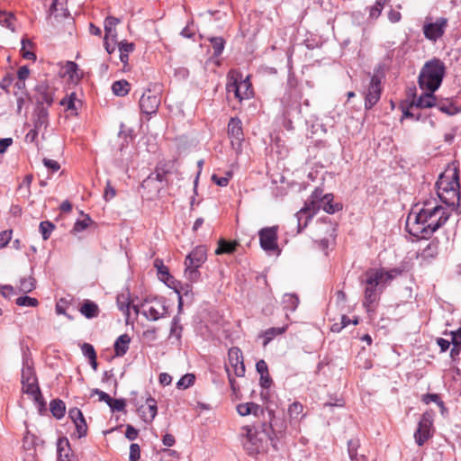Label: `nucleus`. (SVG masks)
I'll use <instances>...</instances> for the list:
<instances>
[{"label": "nucleus", "mask_w": 461, "mask_h": 461, "mask_svg": "<svg viewBox=\"0 0 461 461\" xmlns=\"http://www.w3.org/2000/svg\"><path fill=\"white\" fill-rule=\"evenodd\" d=\"M423 207L419 212H411L407 219L405 229L410 235L429 240L449 219L450 213L447 208L436 203L432 200L423 201Z\"/></svg>", "instance_id": "f257e3e1"}, {"label": "nucleus", "mask_w": 461, "mask_h": 461, "mask_svg": "<svg viewBox=\"0 0 461 461\" xmlns=\"http://www.w3.org/2000/svg\"><path fill=\"white\" fill-rule=\"evenodd\" d=\"M267 414L268 420L262 421L258 426L254 427V432L249 426L243 427L247 437L244 447L249 455L267 452L268 442L275 450H278L277 439L285 430L286 425L284 421L276 420L274 411H267Z\"/></svg>", "instance_id": "f03ea898"}, {"label": "nucleus", "mask_w": 461, "mask_h": 461, "mask_svg": "<svg viewBox=\"0 0 461 461\" xmlns=\"http://www.w3.org/2000/svg\"><path fill=\"white\" fill-rule=\"evenodd\" d=\"M333 194H323L321 188H315L304 205L296 212L298 233L304 230L313 216L322 208L327 213L333 214L342 210L340 203H334Z\"/></svg>", "instance_id": "7ed1b4c3"}, {"label": "nucleus", "mask_w": 461, "mask_h": 461, "mask_svg": "<svg viewBox=\"0 0 461 461\" xmlns=\"http://www.w3.org/2000/svg\"><path fill=\"white\" fill-rule=\"evenodd\" d=\"M360 283L364 286L363 306L367 312H375L384 289L381 285V276L368 268L361 276Z\"/></svg>", "instance_id": "20e7f679"}, {"label": "nucleus", "mask_w": 461, "mask_h": 461, "mask_svg": "<svg viewBox=\"0 0 461 461\" xmlns=\"http://www.w3.org/2000/svg\"><path fill=\"white\" fill-rule=\"evenodd\" d=\"M446 66L437 58L427 61L420 69L418 83L422 90L437 91L445 77Z\"/></svg>", "instance_id": "39448f33"}, {"label": "nucleus", "mask_w": 461, "mask_h": 461, "mask_svg": "<svg viewBox=\"0 0 461 461\" xmlns=\"http://www.w3.org/2000/svg\"><path fill=\"white\" fill-rule=\"evenodd\" d=\"M21 383L23 384V393L27 395L36 394L38 397L41 396V389L34 371L33 361L26 354H23V357Z\"/></svg>", "instance_id": "423d86ee"}, {"label": "nucleus", "mask_w": 461, "mask_h": 461, "mask_svg": "<svg viewBox=\"0 0 461 461\" xmlns=\"http://www.w3.org/2000/svg\"><path fill=\"white\" fill-rule=\"evenodd\" d=\"M141 314L149 321H158L167 313L164 299L158 297H146L140 303Z\"/></svg>", "instance_id": "0eeeda50"}, {"label": "nucleus", "mask_w": 461, "mask_h": 461, "mask_svg": "<svg viewBox=\"0 0 461 461\" xmlns=\"http://www.w3.org/2000/svg\"><path fill=\"white\" fill-rule=\"evenodd\" d=\"M278 230L279 227L274 225L271 227H264L258 230L259 244L264 251L267 253L276 252L277 255L280 254L281 250L277 244Z\"/></svg>", "instance_id": "6e6552de"}, {"label": "nucleus", "mask_w": 461, "mask_h": 461, "mask_svg": "<svg viewBox=\"0 0 461 461\" xmlns=\"http://www.w3.org/2000/svg\"><path fill=\"white\" fill-rule=\"evenodd\" d=\"M448 27V19L438 17L434 22H425L422 26V32L428 41L436 43L440 40Z\"/></svg>", "instance_id": "1a4fd4ad"}, {"label": "nucleus", "mask_w": 461, "mask_h": 461, "mask_svg": "<svg viewBox=\"0 0 461 461\" xmlns=\"http://www.w3.org/2000/svg\"><path fill=\"white\" fill-rule=\"evenodd\" d=\"M228 137L230 139L232 149L240 153L242 150V142L244 140V133L241 120L235 116L231 117L228 122L227 129Z\"/></svg>", "instance_id": "9d476101"}, {"label": "nucleus", "mask_w": 461, "mask_h": 461, "mask_svg": "<svg viewBox=\"0 0 461 461\" xmlns=\"http://www.w3.org/2000/svg\"><path fill=\"white\" fill-rule=\"evenodd\" d=\"M382 77L383 76L378 74H374L371 77L367 90L365 92V108L366 110L372 109L381 98Z\"/></svg>", "instance_id": "9b49d317"}, {"label": "nucleus", "mask_w": 461, "mask_h": 461, "mask_svg": "<svg viewBox=\"0 0 461 461\" xmlns=\"http://www.w3.org/2000/svg\"><path fill=\"white\" fill-rule=\"evenodd\" d=\"M165 167V164H158L155 168V172L149 174V176L142 181L141 187H152L156 191L159 192L160 189L167 185V174L169 173V171L166 169Z\"/></svg>", "instance_id": "f8f14e48"}, {"label": "nucleus", "mask_w": 461, "mask_h": 461, "mask_svg": "<svg viewBox=\"0 0 461 461\" xmlns=\"http://www.w3.org/2000/svg\"><path fill=\"white\" fill-rule=\"evenodd\" d=\"M433 423V415L430 411H425L418 423V428L414 432L415 442L419 447L424 445V443L432 437L430 429Z\"/></svg>", "instance_id": "ddd939ff"}, {"label": "nucleus", "mask_w": 461, "mask_h": 461, "mask_svg": "<svg viewBox=\"0 0 461 461\" xmlns=\"http://www.w3.org/2000/svg\"><path fill=\"white\" fill-rule=\"evenodd\" d=\"M437 193L438 191H446L454 188H460L459 184V169L457 167L448 168L440 174L436 182Z\"/></svg>", "instance_id": "4468645a"}, {"label": "nucleus", "mask_w": 461, "mask_h": 461, "mask_svg": "<svg viewBox=\"0 0 461 461\" xmlns=\"http://www.w3.org/2000/svg\"><path fill=\"white\" fill-rule=\"evenodd\" d=\"M160 104V97L152 93L150 89L145 90L140 99L139 106L140 112L147 115H151L157 113Z\"/></svg>", "instance_id": "2eb2a0df"}, {"label": "nucleus", "mask_w": 461, "mask_h": 461, "mask_svg": "<svg viewBox=\"0 0 461 461\" xmlns=\"http://www.w3.org/2000/svg\"><path fill=\"white\" fill-rule=\"evenodd\" d=\"M55 89L46 82H41L35 86L36 106L49 108L54 102Z\"/></svg>", "instance_id": "dca6fc26"}, {"label": "nucleus", "mask_w": 461, "mask_h": 461, "mask_svg": "<svg viewBox=\"0 0 461 461\" xmlns=\"http://www.w3.org/2000/svg\"><path fill=\"white\" fill-rule=\"evenodd\" d=\"M228 357L235 375L238 377L243 376L245 375V366L241 350L237 347L230 348L228 352Z\"/></svg>", "instance_id": "f3484780"}, {"label": "nucleus", "mask_w": 461, "mask_h": 461, "mask_svg": "<svg viewBox=\"0 0 461 461\" xmlns=\"http://www.w3.org/2000/svg\"><path fill=\"white\" fill-rule=\"evenodd\" d=\"M207 260V249L203 245L196 246L185 258V265L201 267Z\"/></svg>", "instance_id": "a211bd4d"}, {"label": "nucleus", "mask_w": 461, "mask_h": 461, "mask_svg": "<svg viewBox=\"0 0 461 461\" xmlns=\"http://www.w3.org/2000/svg\"><path fill=\"white\" fill-rule=\"evenodd\" d=\"M146 404L147 406L142 404L138 406L137 411L143 421L151 422L158 413L157 402L154 398L149 396L146 400Z\"/></svg>", "instance_id": "6ab92c4d"}, {"label": "nucleus", "mask_w": 461, "mask_h": 461, "mask_svg": "<svg viewBox=\"0 0 461 461\" xmlns=\"http://www.w3.org/2000/svg\"><path fill=\"white\" fill-rule=\"evenodd\" d=\"M438 245L439 241L437 238L431 240L424 248L419 249L417 258H421L426 262L436 258L438 255Z\"/></svg>", "instance_id": "aec40b11"}, {"label": "nucleus", "mask_w": 461, "mask_h": 461, "mask_svg": "<svg viewBox=\"0 0 461 461\" xmlns=\"http://www.w3.org/2000/svg\"><path fill=\"white\" fill-rule=\"evenodd\" d=\"M287 86L289 90L285 94L282 98V103L285 105H290V99L294 98V104H300L301 95L297 92V79L294 74H289L287 80Z\"/></svg>", "instance_id": "412c9836"}, {"label": "nucleus", "mask_w": 461, "mask_h": 461, "mask_svg": "<svg viewBox=\"0 0 461 461\" xmlns=\"http://www.w3.org/2000/svg\"><path fill=\"white\" fill-rule=\"evenodd\" d=\"M33 128L41 130L46 129L49 125V111L45 106H36L32 113Z\"/></svg>", "instance_id": "4be33fe9"}, {"label": "nucleus", "mask_w": 461, "mask_h": 461, "mask_svg": "<svg viewBox=\"0 0 461 461\" xmlns=\"http://www.w3.org/2000/svg\"><path fill=\"white\" fill-rule=\"evenodd\" d=\"M424 91L425 92L423 94H421L416 100L412 102V104L415 105V107L420 109L436 107L438 98L434 95L435 91Z\"/></svg>", "instance_id": "5701e85b"}, {"label": "nucleus", "mask_w": 461, "mask_h": 461, "mask_svg": "<svg viewBox=\"0 0 461 461\" xmlns=\"http://www.w3.org/2000/svg\"><path fill=\"white\" fill-rule=\"evenodd\" d=\"M67 0H53L49 9L50 17H54L58 22L69 16L68 10L65 7Z\"/></svg>", "instance_id": "b1692460"}, {"label": "nucleus", "mask_w": 461, "mask_h": 461, "mask_svg": "<svg viewBox=\"0 0 461 461\" xmlns=\"http://www.w3.org/2000/svg\"><path fill=\"white\" fill-rule=\"evenodd\" d=\"M239 77V90H240V97H238L239 101L241 102L244 99H249L253 97L254 91L252 87V84L249 80V77H242V75L238 73Z\"/></svg>", "instance_id": "393cba45"}, {"label": "nucleus", "mask_w": 461, "mask_h": 461, "mask_svg": "<svg viewBox=\"0 0 461 461\" xmlns=\"http://www.w3.org/2000/svg\"><path fill=\"white\" fill-rule=\"evenodd\" d=\"M437 194L440 201L448 206H454L460 201V188L438 191Z\"/></svg>", "instance_id": "a878e982"}, {"label": "nucleus", "mask_w": 461, "mask_h": 461, "mask_svg": "<svg viewBox=\"0 0 461 461\" xmlns=\"http://www.w3.org/2000/svg\"><path fill=\"white\" fill-rule=\"evenodd\" d=\"M131 341V339L127 333L120 335L113 344L115 357H123L129 350Z\"/></svg>", "instance_id": "bb28decb"}, {"label": "nucleus", "mask_w": 461, "mask_h": 461, "mask_svg": "<svg viewBox=\"0 0 461 461\" xmlns=\"http://www.w3.org/2000/svg\"><path fill=\"white\" fill-rule=\"evenodd\" d=\"M120 23H121V20L114 16H107L104 19V37L106 39L111 38V40L113 41H116L117 32H116L115 27Z\"/></svg>", "instance_id": "cd10ccee"}, {"label": "nucleus", "mask_w": 461, "mask_h": 461, "mask_svg": "<svg viewBox=\"0 0 461 461\" xmlns=\"http://www.w3.org/2000/svg\"><path fill=\"white\" fill-rule=\"evenodd\" d=\"M299 304V298L296 294H286L283 296L282 305L283 309L285 311V317L289 319L288 312H294Z\"/></svg>", "instance_id": "c85d7f7f"}, {"label": "nucleus", "mask_w": 461, "mask_h": 461, "mask_svg": "<svg viewBox=\"0 0 461 461\" xmlns=\"http://www.w3.org/2000/svg\"><path fill=\"white\" fill-rule=\"evenodd\" d=\"M79 312L86 319H93L99 314L98 305L90 300H85L79 308Z\"/></svg>", "instance_id": "c756f323"}, {"label": "nucleus", "mask_w": 461, "mask_h": 461, "mask_svg": "<svg viewBox=\"0 0 461 461\" xmlns=\"http://www.w3.org/2000/svg\"><path fill=\"white\" fill-rule=\"evenodd\" d=\"M57 461H70L69 460V441L67 438H60L57 442Z\"/></svg>", "instance_id": "7c9ffc66"}, {"label": "nucleus", "mask_w": 461, "mask_h": 461, "mask_svg": "<svg viewBox=\"0 0 461 461\" xmlns=\"http://www.w3.org/2000/svg\"><path fill=\"white\" fill-rule=\"evenodd\" d=\"M239 245V242L236 240L230 241L224 239H220L218 241V247L215 249V254H232L236 251Z\"/></svg>", "instance_id": "2f4dec72"}, {"label": "nucleus", "mask_w": 461, "mask_h": 461, "mask_svg": "<svg viewBox=\"0 0 461 461\" xmlns=\"http://www.w3.org/2000/svg\"><path fill=\"white\" fill-rule=\"evenodd\" d=\"M288 329V324H285L282 327H272L269 329H267L263 334L262 337L264 339L263 340V346L266 347L268 343H270L275 337L278 335H282L285 333Z\"/></svg>", "instance_id": "473e14b6"}, {"label": "nucleus", "mask_w": 461, "mask_h": 461, "mask_svg": "<svg viewBox=\"0 0 461 461\" xmlns=\"http://www.w3.org/2000/svg\"><path fill=\"white\" fill-rule=\"evenodd\" d=\"M50 410L56 419L60 420L66 412L65 402L60 399H54L50 403Z\"/></svg>", "instance_id": "72a5a7b5"}, {"label": "nucleus", "mask_w": 461, "mask_h": 461, "mask_svg": "<svg viewBox=\"0 0 461 461\" xmlns=\"http://www.w3.org/2000/svg\"><path fill=\"white\" fill-rule=\"evenodd\" d=\"M65 68L66 73L69 75L70 79L73 81H79L84 76L83 70L74 61H67Z\"/></svg>", "instance_id": "f704fd0d"}, {"label": "nucleus", "mask_w": 461, "mask_h": 461, "mask_svg": "<svg viewBox=\"0 0 461 461\" xmlns=\"http://www.w3.org/2000/svg\"><path fill=\"white\" fill-rule=\"evenodd\" d=\"M36 288V280L32 276L23 277L19 282V292L23 294L31 293L32 290Z\"/></svg>", "instance_id": "c9c22d12"}, {"label": "nucleus", "mask_w": 461, "mask_h": 461, "mask_svg": "<svg viewBox=\"0 0 461 461\" xmlns=\"http://www.w3.org/2000/svg\"><path fill=\"white\" fill-rule=\"evenodd\" d=\"M438 109L448 115H454L461 112V108L456 107L452 102H443L442 100L437 102Z\"/></svg>", "instance_id": "e433bc0d"}, {"label": "nucleus", "mask_w": 461, "mask_h": 461, "mask_svg": "<svg viewBox=\"0 0 461 461\" xmlns=\"http://www.w3.org/2000/svg\"><path fill=\"white\" fill-rule=\"evenodd\" d=\"M112 91L117 96H124L130 91V84L126 80H118L113 83Z\"/></svg>", "instance_id": "4c0bfd02"}, {"label": "nucleus", "mask_w": 461, "mask_h": 461, "mask_svg": "<svg viewBox=\"0 0 461 461\" xmlns=\"http://www.w3.org/2000/svg\"><path fill=\"white\" fill-rule=\"evenodd\" d=\"M287 411L292 420H301L305 416V414H303V405L299 402H294L290 404Z\"/></svg>", "instance_id": "58836bf2"}, {"label": "nucleus", "mask_w": 461, "mask_h": 461, "mask_svg": "<svg viewBox=\"0 0 461 461\" xmlns=\"http://www.w3.org/2000/svg\"><path fill=\"white\" fill-rule=\"evenodd\" d=\"M77 95L75 92H72L69 95H67L64 98H62L59 102V104L62 106H66L67 110L74 112V114H77V107L76 105Z\"/></svg>", "instance_id": "ea45409f"}, {"label": "nucleus", "mask_w": 461, "mask_h": 461, "mask_svg": "<svg viewBox=\"0 0 461 461\" xmlns=\"http://www.w3.org/2000/svg\"><path fill=\"white\" fill-rule=\"evenodd\" d=\"M32 175H26L19 185L17 191L23 198H29L31 195V184L32 182Z\"/></svg>", "instance_id": "a19ab883"}, {"label": "nucleus", "mask_w": 461, "mask_h": 461, "mask_svg": "<svg viewBox=\"0 0 461 461\" xmlns=\"http://www.w3.org/2000/svg\"><path fill=\"white\" fill-rule=\"evenodd\" d=\"M211 43V46L213 50V56L219 57L221 55L224 47H225V40L222 37H211L208 39Z\"/></svg>", "instance_id": "79ce46f5"}, {"label": "nucleus", "mask_w": 461, "mask_h": 461, "mask_svg": "<svg viewBox=\"0 0 461 461\" xmlns=\"http://www.w3.org/2000/svg\"><path fill=\"white\" fill-rule=\"evenodd\" d=\"M199 268V267L185 265V278L192 283L197 282L201 277Z\"/></svg>", "instance_id": "37998d69"}, {"label": "nucleus", "mask_w": 461, "mask_h": 461, "mask_svg": "<svg viewBox=\"0 0 461 461\" xmlns=\"http://www.w3.org/2000/svg\"><path fill=\"white\" fill-rule=\"evenodd\" d=\"M154 267L157 269L158 278L161 281L171 277V274L169 273L168 267L164 265V262L162 259L156 258L154 260Z\"/></svg>", "instance_id": "c03bdc74"}, {"label": "nucleus", "mask_w": 461, "mask_h": 461, "mask_svg": "<svg viewBox=\"0 0 461 461\" xmlns=\"http://www.w3.org/2000/svg\"><path fill=\"white\" fill-rule=\"evenodd\" d=\"M182 330L183 327L180 324V317L176 315L171 321L170 337H175L177 340H180L182 337Z\"/></svg>", "instance_id": "a18cd8bd"}, {"label": "nucleus", "mask_w": 461, "mask_h": 461, "mask_svg": "<svg viewBox=\"0 0 461 461\" xmlns=\"http://www.w3.org/2000/svg\"><path fill=\"white\" fill-rule=\"evenodd\" d=\"M226 90L228 93H233L235 97L238 99L240 95V90H239V77L238 73L236 76L229 75V82L226 85Z\"/></svg>", "instance_id": "49530a36"}, {"label": "nucleus", "mask_w": 461, "mask_h": 461, "mask_svg": "<svg viewBox=\"0 0 461 461\" xmlns=\"http://www.w3.org/2000/svg\"><path fill=\"white\" fill-rule=\"evenodd\" d=\"M55 229L54 223L50 221H43L40 223L39 230L41 233L42 239L47 240L50 239L51 232Z\"/></svg>", "instance_id": "de8ad7c7"}, {"label": "nucleus", "mask_w": 461, "mask_h": 461, "mask_svg": "<svg viewBox=\"0 0 461 461\" xmlns=\"http://www.w3.org/2000/svg\"><path fill=\"white\" fill-rule=\"evenodd\" d=\"M371 269L374 273L377 272V274L381 276V285L384 288H385V286L393 280L392 274L384 267Z\"/></svg>", "instance_id": "09e8293b"}, {"label": "nucleus", "mask_w": 461, "mask_h": 461, "mask_svg": "<svg viewBox=\"0 0 461 461\" xmlns=\"http://www.w3.org/2000/svg\"><path fill=\"white\" fill-rule=\"evenodd\" d=\"M422 402L426 404H429L430 402L437 403V405L440 407L442 412L446 410L443 401L440 399L439 395L437 393L424 394L422 396Z\"/></svg>", "instance_id": "8fccbe9b"}, {"label": "nucleus", "mask_w": 461, "mask_h": 461, "mask_svg": "<svg viewBox=\"0 0 461 461\" xmlns=\"http://www.w3.org/2000/svg\"><path fill=\"white\" fill-rule=\"evenodd\" d=\"M250 407H251L250 414H253L255 417H258V418L262 416L264 418V421L268 420L267 411H271L270 409H268V408L264 409L262 406H260L259 404L255 403V402H250Z\"/></svg>", "instance_id": "3c124183"}, {"label": "nucleus", "mask_w": 461, "mask_h": 461, "mask_svg": "<svg viewBox=\"0 0 461 461\" xmlns=\"http://www.w3.org/2000/svg\"><path fill=\"white\" fill-rule=\"evenodd\" d=\"M195 381V376L193 374H185L183 375L178 382L176 383V386L179 389H186L194 384Z\"/></svg>", "instance_id": "603ef678"}, {"label": "nucleus", "mask_w": 461, "mask_h": 461, "mask_svg": "<svg viewBox=\"0 0 461 461\" xmlns=\"http://www.w3.org/2000/svg\"><path fill=\"white\" fill-rule=\"evenodd\" d=\"M15 303L19 306L36 307L39 305V301L27 295L20 296L15 300Z\"/></svg>", "instance_id": "864d4df0"}, {"label": "nucleus", "mask_w": 461, "mask_h": 461, "mask_svg": "<svg viewBox=\"0 0 461 461\" xmlns=\"http://www.w3.org/2000/svg\"><path fill=\"white\" fill-rule=\"evenodd\" d=\"M73 423L76 426V429H77V437L79 438H83V437H86V434H87V425H86L85 417L80 419L79 420H77V421L73 422Z\"/></svg>", "instance_id": "5fc2aeb1"}, {"label": "nucleus", "mask_w": 461, "mask_h": 461, "mask_svg": "<svg viewBox=\"0 0 461 461\" xmlns=\"http://www.w3.org/2000/svg\"><path fill=\"white\" fill-rule=\"evenodd\" d=\"M14 19V15L11 13L6 12H0V24L3 26H5L7 28H10L14 31L13 25V20Z\"/></svg>", "instance_id": "6e6d98bb"}, {"label": "nucleus", "mask_w": 461, "mask_h": 461, "mask_svg": "<svg viewBox=\"0 0 461 461\" xmlns=\"http://www.w3.org/2000/svg\"><path fill=\"white\" fill-rule=\"evenodd\" d=\"M110 404H107L113 411H122L125 409L126 402L124 399H113L109 401Z\"/></svg>", "instance_id": "4d7b16f0"}, {"label": "nucleus", "mask_w": 461, "mask_h": 461, "mask_svg": "<svg viewBox=\"0 0 461 461\" xmlns=\"http://www.w3.org/2000/svg\"><path fill=\"white\" fill-rule=\"evenodd\" d=\"M357 447H358V442L357 440H353V439L348 440V451L349 457L352 460L356 459L357 461H360L359 458L357 457Z\"/></svg>", "instance_id": "13d9d810"}, {"label": "nucleus", "mask_w": 461, "mask_h": 461, "mask_svg": "<svg viewBox=\"0 0 461 461\" xmlns=\"http://www.w3.org/2000/svg\"><path fill=\"white\" fill-rule=\"evenodd\" d=\"M90 222H92V220L88 215H86V217L84 220H77L75 222L73 230L76 232H80L86 230L90 224Z\"/></svg>", "instance_id": "bf43d9fd"}, {"label": "nucleus", "mask_w": 461, "mask_h": 461, "mask_svg": "<svg viewBox=\"0 0 461 461\" xmlns=\"http://www.w3.org/2000/svg\"><path fill=\"white\" fill-rule=\"evenodd\" d=\"M231 177V173L228 172L226 176H218L217 175L213 174L212 176V181L216 184L219 186H227L230 181V178Z\"/></svg>", "instance_id": "052dcab7"}, {"label": "nucleus", "mask_w": 461, "mask_h": 461, "mask_svg": "<svg viewBox=\"0 0 461 461\" xmlns=\"http://www.w3.org/2000/svg\"><path fill=\"white\" fill-rule=\"evenodd\" d=\"M140 458V447L138 444L132 443L130 446V461H139Z\"/></svg>", "instance_id": "680f3d73"}, {"label": "nucleus", "mask_w": 461, "mask_h": 461, "mask_svg": "<svg viewBox=\"0 0 461 461\" xmlns=\"http://www.w3.org/2000/svg\"><path fill=\"white\" fill-rule=\"evenodd\" d=\"M83 355L88 359L96 357V352L94 347L89 343H83L81 346Z\"/></svg>", "instance_id": "e2e57ef3"}, {"label": "nucleus", "mask_w": 461, "mask_h": 461, "mask_svg": "<svg viewBox=\"0 0 461 461\" xmlns=\"http://www.w3.org/2000/svg\"><path fill=\"white\" fill-rule=\"evenodd\" d=\"M273 380L270 377L269 372L260 375L259 384L263 389H268L271 387Z\"/></svg>", "instance_id": "0e129e2a"}, {"label": "nucleus", "mask_w": 461, "mask_h": 461, "mask_svg": "<svg viewBox=\"0 0 461 461\" xmlns=\"http://www.w3.org/2000/svg\"><path fill=\"white\" fill-rule=\"evenodd\" d=\"M117 304L119 309L128 316L131 309V301H129L128 298H126L125 301H122L121 296H118Z\"/></svg>", "instance_id": "69168bd1"}, {"label": "nucleus", "mask_w": 461, "mask_h": 461, "mask_svg": "<svg viewBox=\"0 0 461 461\" xmlns=\"http://www.w3.org/2000/svg\"><path fill=\"white\" fill-rule=\"evenodd\" d=\"M42 162H43V165L47 168L50 169L52 172H57L60 168L59 163L54 159L44 158Z\"/></svg>", "instance_id": "338daca9"}, {"label": "nucleus", "mask_w": 461, "mask_h": 461, "mask_svg": "<svg viewBox=\"0 0 461 461\" xmlns=\"http://www.w3.org/2000/svg\"><path fill=\"white\" fill-rule=\"evenodd\" d=\"M12 239V230H4L0 232V249L5 248Z\"/></svg>", "instance_id": "774afa93"}]
</instances>
